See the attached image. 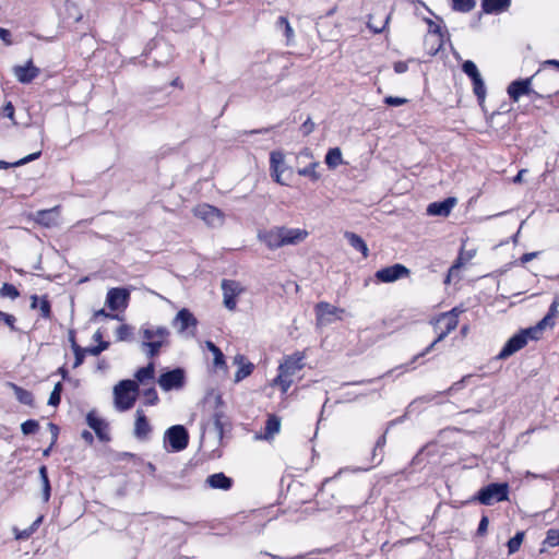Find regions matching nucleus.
I'll return each instance as SVG.
<instances>
[{
  "mask_svg": "<svg viewBox=\"0 0 559 559\" xmlns=\"http://www.w3.org/2000/svg\"><path fill=\"white\" fill-rule=\"evenodd\" d=\"M60 401H61V395L58 394L57 392H51L49 400H48V405L58 406L60 404Z\"/></svg>",
  "mask_w": 559,
  "mask_h": 559,
  "instance_id": "obj_63",
  "label": "nucleus"
},
{
  "mask_svg": "<svg viewBox=\"0 0 559 559\" xmlns=\"http://www.w3.org/2000/svg\"><path fill=\"white\" fill-rule=\"evenodd\" d=\"M554 325H555V320L546 314L535 326L528 328L530 332L532 333V340H538L540 336V333L546 328H552Z\"/></svg>",
  "mask_w": 559,
  "mask_h": 559,
  "instance_id": "obj_29",
  "label": "nucleus"
},
{
  "mask_svg": "<svg viewBox=\"0 0 559 559\" xmlns=\"http://www.w3.org/2000/svg\"><path fill=\"white\" fill-rule=\"evenodd\" d=\"M524 539V532H518L512 538L509 539L507 546H508V552L509 555L515 554Z\"/></svg>",
  "mask_w": 559,
  "mask_h": 559,
  "instance_id": "obj_40",
  "label": "nucleus"
},
{
  "mask_svg": "<svg viewBox=\"0 0 559 559\" xmlns=\"http://www.w3.org/2000/svg\"><path fill=\"white\" fill-rule=\"evenodd\" d=\"M0 296L15 299L20 296V293L14 285L4 283L0 288Z\"/></svg>",
  "mask_w": 559,
  "mask_h": 559,
  "instance_id": "obj_45",
  "label": "nucleus"
},
{
  "mask_svg": "<svg viewBox=\"0 0 559 559\" xmlns=\"http://www.w3.org/2000/svg\"><path fill=\"white\" fill-rule=\"evenodd\" d=\"M222 290L224 296V306L228 310L236 309V297L242 292V287L236 281L223 280Z\"/></svg>",
  "mask_w": 559,
  "mask_h": 559,
  "instance_id": "obj_13",
  "label": "nucleus"
},
{
  "mask_svg": "<svg viewBox=\"0 0 559 559\" xmlns=\"http://www.w3.org/2000/svg\"><path fill=\"white\" fill-rule=\"evenodd\" d=\"M275 26L278 31H283L284 35L286 36L287 45H289L293 41L295 34L288 20L285 16H280L276 21Z\"/></svg>",
  "mask_w": 559,
  "mask_h": 559,
  "instance_id": "obj_32",
  "label": "nucleus"
},
{
  "mask_svg": "<svg viewBox=\"0 0 559 559\" xmlns=\"http://www.w3.org/2000/svg\"><path fill=\"white\" fill-rule=\"evenodd\" d=\"M281 430V418L276 415H269L263 435H258L255 438L261 440H272Z\"/></svg>",
  "mask_w": 559,
  "mask_h": 559,
  "instance_id": "obj_23",
  "label": "nucleus"
},
{
  "mask_svg": "<svg viewBox=\"0 0 559 559\" xmlns=\"http://www.w3.org/2000/svg\"><path fill=\"white\" fill-rule=\"evenodd\" d=\"M183 371L179 368L159 376L158 384L164 391L181 388L183 384Z\"/></svg>",
  "mask_w": 559,
  "mask_h": 559,
  "instance_id": "obj_14",
  "label": "nucleus"
},
{
  "mask_svg": "<svg viewBox=\"0 0 559 559\" xmlns=\"http://www.w3.org/2000/svg\"><path fill=\"white\" fill-rule=\"evenodd\" d=\"M318 166V162H312L307 167L299 168L297 173L299 176L309 177L312 181H318L320 179V174L317 171Z\"/></svg>",
  "mask_w": 559,
  "mask_h": 559,
  "instance_id": "obj_38",
  "label": "nucleus"
},
{
  "mask_svg": "<svg viewBox=\"0 0 559 559\" xmlns=\"http://www.w3.org/2000/svg\"><path fill=\"white\" fill-rule=\"evenodd\" d=\"M407 102L408 100L406 98L397 97V96H386L384 98V103L388 106H394V107L405 105Z\"/></svg>",
  "mask_w": 559,
  "mask_h": 559,
  "instance_id": "obj_55",
  "label": "nucleus"
},
{
  "mask_svg": "<svg viewBox=\"0 0 559 559\" xmlns=\"http://www.w3.org/2000/svg\"><path fill=\"white\" fill-rule=\"evenodd\" d=\"M455 204V198H447L441 202H432L427 207V214L431 216H448Z\"/></svg>",
  "mask_w": 559,
  "mask_h": 559,
  "instance_id": "obj_19",
  "label": "nucleus"
},
{
  "mask_svg": "<svg viewBox=\"0 0 559 559\" xmlns=\"http://www.w3.org/2000/svg\"><path fill=\"white\" fill-rule=\"evenodd\" d=\"M139 393V384L133 380H121L114 388L115 405L119 411L130 409Z\"/></svg>",
  "mask_w": 559,
  "mask_h": 559,
  "instance_id": "obj_2",
  "label": "nucleus"
},
{
  "mask_svg": "<svg viewBox=\"0 0 559 559\" xmlns=\"http://www.w3.org/2000/svg\"><path fill=\"white\" fill-rule=\"evenodd\" d=\"M408 275L409 270L400 263L380 269L376 272V278L382 283H392Z\"/></svg>",
  "mask_w": 559,
  "mask_h": 559,
  "instance_id": "obj_9",
  "label": "nucleus"
},
{
  "mask_svg": "<svg viewBox=\"0 0 559 559\" xmlns=\"http://www.w3.org/2000/svg\"><path fill=\"white\" fill-rule=\"evenodd\" d=\"M317 324L324 326L331 324L337 319H341V314L344 313V309L332 306L326 301H321L316 305Z\"/></svg>",
  "mask_w": 559,
  "mask_h": 559,
  "instance_id": "obj_8",
  "label": "nucleus"
},
{
  "mask_svg": "<svg viewBox=\"0 0 559 559\" xmlns=\"http://www.w3.org/2000/svg\"><path fill=\"white\" fill-rule=\"evenodd\" d=\"M314 130V123L308 118L300 127L301 133L307 136Z\"/></svg>",
  "mask_w": 559,
  "mask_h": 559,
  "instance_id": "obj_57",
  "label": "nucleus"
},
{
  "mask_svg": "<svg viewBox=\"0 0 559 559\" xmlns=\"http://www.w3.org/2000/svg\"><path fill=\"white\" fill-rule=\"evenodd\" d=\"M293 383L292 377L284 374L280 371L278 376L274 379V385H278L283 393H286Z\"/></svg>",
  "mask_w": 559,
  "mask_h": 559,
  "instance_id": "obj_41",
  "label": "nucleus"
},
{
  "mask_svg": "<svg viewBox=\"0 0 559 559\" xmlns=\"http://www.w3.org/2000/svg\"><path fill=\"white\" fill-rule=\"evenodd\" d=\"M14 537L17 540H25L28 539L34 533L32 532V528H25V530H17L16 527L13 528Z\"/></svg>",
  "mask_w": 559,
  "mask_h": 559,
  "instance_id": "obj_53",
  "label": "nucleus"
},
{
  "mask_svg": "<svg viewBox=\"0 0 559 559\" xmlns=\"http://www.w3.org/2000/svg\"><path fill=\"white\" fill-rule=\"evenodd\" d=\"M38 308L40 310V314L43 318H45V319L50 318L51 309H50V302L47 299V297L40 298Z\"/></svg>",
  "mask_w": 559,
  "mask_h": 559,
  "instance_id": "obj_50",
  "label": "nucleus"
},
{
  "mask_svg": "<svg viewBox=\"0 0 559 559\" xmlns=\"http://www.w3.org/2000/svg\"><path fill=\"white\" fill-rule=\"evenodd\" d=\"M39 477L43 486V500L47 502L50 498V483L48 478L47 467L45 465L39 467Z\"/></svg>",
  "mask_w": 559,
  "mask_h": 559,
  "instance_id": "obj_37",
  "label": "nucleus"
},
{
  "mask_svg": "<svg viewBox=\"0 0 559 559\" xmlns=\"http://www.w3.org/2000/svg\"><path fill=\"white\" fill-rule=\"evenodd\" d=\"M0 320L3 321L10 328L11 331H16V328H15L16 319L14 316L0 310Z\"/></svg>",
  "mask_w": 559,
  "mask_h": 559,
  "instance_id": "obj_52",
  "label": "nucleus"
},
{
  "mask_svg": "<svg viewBox=\"0 0 559 559\" xmlns=\"http://www.w3.org/2000/svg\"><path fill=\"white\" fill-rule=\"evenodd\" d=\"M390 17L391 15L388 14L385 15L383 22L381 23H378V22H373V17L370 15L369 16V21L367 23V26L376 34H379V33H382L384 31V28L386 27L389 21H390Z\"/></svg>",
  "mask_w": 559,
  "mask_h": 559,
  "instance_id": "obj_42",
  "label": "nucleus"
},
{
  "mask_svg": "<svg viewBox=\"0 0 559 559\" xmlns=\"http://www.w3.org/2000/svg\"><path fill=\"white\" fill-rule=\"evenodd\" d=\"M151 432L152 426L150 425L144 412L142 409H136L133 429L134 437L140 441H146L150 439Z\"/></svg>",
  "mask_w": 559,
  "mask_h": 559,
  "instance_id": "obj_16",
  "label": "nucleus"
},
{
  "mask_svg": "<svg viewBox=\"0 0 559 559\" xmlns=\"http://www.w3.org/2000/svg\"><path fill=\"white\" fill-rule=\"evenodd\" d=\"M12 72L20 83L29 84L40 74V69L34 66L33 60L29 59L25 64L14 66Z\"/></svg>",
  "mask_w": 559,
  "mask_h": 559,
  "instance_id": "obj_10",
  "label": "nucleus"
},
{
  "mask_svg": "<svg viewBox=\"0 0 559 559\" xmlns=\"http://www.w3.org/2000/svg\"><path fill=\"white\" fill-rule=\"evenodd\" d=\"M309 236L307 229L290 228L285 225H275L261 229L257 234L258 240L269 250H277L287 246H297L304 242Z\"/></svg>",
  "mask_w": 559,
  "mask_h": 559,
  "instance_id": "obj_1",
  "label": "nucleus"
},
{
  "mask_svg": "<svg viewBox=\"0 0 559 559\" xmlns=\"http://www.w3.org/2000/svg\"><path fill=\"white\" fill-rule=\"evenodd\" d=\"M205 346L214 356L213 364L216 368L225 367V359L222 350L211 341L205 342Z\"/></svg>",
  "mask_w": 559,
  "mask_h": 559,
  "instance_id": "obj_36",
  "label": "nucleus"
},
{
  "mask_svg": "<svg viewBox=\"0 0 559 559\" xmlns=\"http://www.w3.org/2000/svg\"><path fill=\"white\" fill-rule=\"evenodd\" d=\"M532 340V333L528 329L522 330L518 334L513 335L508 340V342L504 344L500 353L498 354L499 359H506L510 356H512L514 353L522 349L526 344L528 340Z\"/></svg>",
  "mask_w": 559,
  "mask_h": 559,
  "instance_id": "obj_7",
  "label": "nucleus"
},
{
  "mask_svg": "<svg viewBox=\"0 0 559 559\" xmlns=\"http://www.w3.org/2000/svg\"><path fill=\"white\" fill-rule=\"evenodd\" d=\"M167 338H157L156 341H142L141 348L148 356L153 358L158 355L159 349L166 343Z\"/></svg>",
  "mask_w": 559,
  "mask_h": 559,
  "instance_id": "obj_27",
  "label": "nucleus"
},
{
  "mask_svg": "<svg viewBox=\"0 0 559 559\" xmlns=\"http://www.w3.org/2000/svg\"><path fill=\"white\" fill-rule=\"evenodd\" d=\"M544 545L548 547L559 546V530L550 528L547 531L546 538L544 540Z\"/></svg>",
  "mask_w": 559,
  "mask_h": 559,
  "instance_id": "obj_44",
  "label": "nucleus"
},
{
  "mask_svg": "<svg viewBox=\"0 0 559 559\" xmlns=\"http://www.w3.org/2000/svg\"><path fill=\"white\" fill-rule=\"evenodd\" d=\"M457 324L459 319H455L454 316H450V313L440 314L436 322L437 328L440 329L438 337L415 358L423 357L429 353L437 343L443 341L452 331H454L457 328Z\"/></svg>",
  "mask_w": 559,
  "mask_h": 559,
  "instance_id": "obj_4",
  "label": "nucleus"
},
{
  "mask_svg": "<svg viewBox=\"0 0 559 559\" xmlns=\"http://www.w3.org/2000/svg\"><path fill=\"white\" fill-rule=\"evenodd\" d=\"M508 493L507 483H492L478 491L477 499L481 504L491 506L493 502L508 500Z\"/></svg>",
  "mask_w": 559,
  "mask_h": 559,
  "instance_id": "obj_3",
  "label": "nucleus"
},
{
  "mask_svg": "<svg viewBox=\"0 0 559 559\" xmlns=\"http://www.w3.org/2000/svg\"><path fill=\"white\" fill-rule=\"evenodd\" d=\"M130 334H131V329L127 324L120 325L117 329V331H116V335H117L118 341H126V340H128Z\"/></svg>",
  "mask_w": 559,
  "mask_h": 559,
  "instance_id": "obj_54",
  "label": "nucleus"
},
{
  "mask_svg": "<svg viewBox=\"0 0 559 559\" xmlns=\"http://www.w3.org/2000/svg\"><path fill=\"white\" fill-rule=\"evenodd\" d=\"M343 163L342 152L338 147L330 148L325 155V164L330 168H336Z\"/></svg>",
  "mask_w": 559,
  "mask_h": 559,
  "instance_id": "obj_33",
  "label": "nucleus"
},
{
  "mask_svg": "<svg viewBox=\"0 0 559 559\" xmlns=\"http://www.w3.org/2000/svg\"><path fill=\"white\" fill-rule=\"evenodd\" d=\"M344 237L348 243L357 251L361 252L365 258L369 254V249L365 240L357 234L352 231H345Z\"/></svg>",
  "mask_w": 559,
  "mask_h": 559,
  "instance_id": "obj_26",
  "label": "nucleus"
},
{
  "mask_svg": "<svg viewBox=\"0 0 559 559\" xmlns=\"http://www.w3.org/2000/svg\"><path fill=\"white\" fill-rule=\"evenodd\" d=\"M173 325L178 328V332L180 334L188 332L189 334L193 335L194 331L189 330H195L198 325V320L190 310L183 308L179 310L176 317L174 318Z\"/></svg>",
  "mask_w": 559,
  "mask_h": 559,
  "instance_id": "obj_11",
  "label": "nucleus"
},
{
  "mask_svg": "<svg viewBox=\"0 0 559 559\" xmlns=\"http://www.w3.org/2000/svg\"><path fill=\"white\" fill-rule=\"evenodd\" d=\"M511 0H481V9L486 14H497L507 11Z\"/></svg>",
  "mask_w": 559,
  "mask_h": 559,
  "instance_id": "obj_24",
  "label": "nucleus"
},
{
  "mask_svg": "<svg viewBox=\"0 0 559 559\" xmlns=\"http://www.w3.org/2000/svg\"><path fill=\"white\" fill-rule=\"evenodd\" d=\"M48 428L51 432V443L56 444L59 435V427L52 423H49Z\"/></svg>",
  "mask_w": 559,
  "mask_h": 559,
  "instance_id": "obj_62",
  "label": "nucleus"
},
{
  "mask_svg": "<svg viewBox=\"0 0 559 559\" xmlns=\"http://www.w3.org/2000/svg\"><path fill=\"white\" fill-rule=\"evenodd\" d=\"M253 370L252 364L242 365L235 373V382H239L248 377Z\"/></svg>",
  "mask_w": 559,
  "mask_h": 559,
  "instance_id": "obj_47",
  "label": "nucleus"
},
{
  "mask_svg": "<svg viewBox=\"0 0 559 559\" xmlns=\"http://www.w3.org/2000/svg\"><path fill=\"white\" fill-rule=\"evenodd\" d=\"M304 356L299 353H296L292 356L285 358V360L280 365L278 371L283 372L287 376H295L299 370L304 368Z\"/></svg>",
  "mask_w": 559,
  "mask_h": 559,
  "instance_id": "obj_18",
  "label": "nucleus"
},
{
  "mask_svg": "<svg viewBox=\"0 0 559 559\" xmlns=\"http://www.w3.org/2000/svg\"><path fill=\"white\" fill-rule=\"evenodd\" d=\"M2 115L4 117L9 118L10 120H12L14 124H16V122L14 121V106L12 105L11 102H8L2 107Z\"/></svg>",
  "mask_w": 559,
  "mask_h": 559,
  "instance_id": "obj_56",
  "label": "nucleus"
},
{
  "mask_svg": "<svg viewBox=\"0 0 559 559\" xmlns=\"http://www.w3.org/2000/svg\"><path fill=\"white\" fill-rule=\"evenodd\" d=\"M213 425L216 433L219 438L224 435V428L227 425V420L223 412H215L213 415Z\"/></svg>",
  "mask_w": 559,
  "mask_h": 559,
  "instance_id": "obj_39",
  "label": "nucleus"
},
{
  "mask_svg": "<svg viewBox=\"0 0 559 559\" xmlns=\"http://www.w3.org/2000/svg\"><path fill=\"white\" fill-rule=\"evenodd\" d=\"M59 206L48 210H40L35 213V221L44 227H53L58 225L60 211Z\"/></svg>",
  "mask_w": 559,
  "mask_h": 559,
  "instance_id": "obj_17",
  "label": "nucleus"
},
{
  "mask_svg": "<svg viewBox=\"0 0 559 559\" xmlns=\"http://www.w3.org/2000/svg\"><path fill=\"white\" fill-rule=\"evenodd\" d=\"M140 334L143 341H156L157 338H168L170 332L166 326L146 324L141 328Z\"/></svg>",
  "mask_w": 559,
  "mask_h": 559,
  "instance_id": "obj_22",
  "label": "nucleus"
},
{
  "mask_svg": "<svg viewBox=\"0 0 559 559\" xmlns=\"http://www.w3.org/2000/svg\"><path fill=\"white\" fill-rule=\"evenodd\" d=\"M473 83V91L476 95L479 103H483L486 98V86L485 82L480 75V73H477L476 76L471 78Z\"/></svg>",
  "mask_w": 559,
  "mask_h": 559,
  "instance_id": "obj_30",
  "label": "nucleus"
},
{
  "mask_svg": "<svg viewBox=\"0 0 559 559\" xmlns=\"http://www.w3.org/2000/svg\"><path fill=\"white\" fill-rule=\"evenodd\" d=\"M40 154H41L40 152H35V153H32V154L16 160V162H13V163L0 160V169H8L10 167L23 166L29 162L37 159L40 156Z\"/></svg>",
  "mask_w": 559,
  "mask_h": 559,
  "instance_id": "obj_34",
  "label": "nucleus"
},
{
  "mask_svg": "<svg viewBox=\"0 0 559 559\" xmlns=\"http://www.w3.org/2000/svg\"><path fill=\"white\" fill-rule=\"evenodd\" d=\"M164 441L169 443L173 452H180L188 447L189 433L183 426L175 425L165 431Z\"/></svg>",
  "mask_w": 559,
  "mask_h": 559,
  "instance_id": "obj_5",
  "label": "nucleus"
},
{
  "mask_svg": "<svg viewBox=\"0 0 559 559\" xmlns=\"http://www.w3.org/2000/svg\"><path fill=\"white\" fill-rule=\"evenodd\" d=\"M155 374V367L153 362H150L147 366L140 368L134 377L136 383L140 382L142 384H145L147 380H153Z\"/></svg>",
  "mask_w": 559,
  "mask_h": 559,
  "instance_id": "obj_31",
  "label": "nucleus"
},
{
  "mask_svg": "<svg viewBox=\"0 0 559 559\" xmlns=\"http://www.w3.org/2000/svg\"><path fill=\"white\" fill-rule=\"evenodd\" d=\"M86 423L88 427L94 430L99 440H109V437L107 435L108 425L102 418L97 417L94 411H91L87 414Z\"/></svg>",
  "mask_w": 559,
  "mask_h": 559,
  "instance_id": "obj_20",
  "label": "nucleus"
},
{
  "mask_svg": "<svg viewBox=\"0 0 559 559\" xmlns=\"http://www.w3.org/2000/svg\"><path fill=\"white\" fill-rule=\"evenodd\" d=\"M39 429V424L35 419H28L21 425V430L24 435H33Z\"/></svg>",
  "mask_w": 559,
  "mask_h": 559,
  "instance_id": "obj_46",
  "label": "nucleus"
},
{
  "mask_svg": "<svg viewBox=\"0 0 559 559\" xmlns=\"http://www.w3.org/2000/svg\"><path fill=\"white\" fill-rule=\"evenodd\" d=\"M130 293L126 288H111L107 293L106 305L110 310L124 309L128 306Z\"/></svg>",
  "mask_w": 559,
  "mask_h": 559,
  "instance_id": "obj_12",
  "label": "nucleus"
},
{
  "mask_svg": "<svg viewBox=\"0 0 559 559\" xmlns=\"http://www.w3.org/2000/svg\"><path fill=\"white\" fill-rule=\"evenodd\" d=\"M75 356V360L73 367L76 368L81 366L84 361L85 355L88 354L86 348L81 347L80 345H75L72 349Z\"/></svg>",
  "mask_w": 559,
  "mask_h": 559,
  "instance_id": "obj_48",
  "label": "nucleus"
},
{
  "mask_svg": "<svg viewBox=\"0 0 559 559\" xmlns=\"http://www.w3.org/2000/svg\"><path fill=\"white\" fill-rule=\"evenodd\" d=\"M0 38L3 40V43H4L7 46L12 45V40H11V33H10V31H9V29L3 28V27H0Z\"/></svg>",
  "mask_w": 559,
  "mask_h": 559,
  "instance_id": "obj_59",
  "label": "nucleus"
},
{
  "mask_svg": "<svg viewBox=\"0 0 559 559\" xmlns=\"http://www.w3.org/2000/svg\"><path fill=\"white\" fill-rule=\"evenodd\" d=\"M270 169L272 178L280 185H284L282 176L287 169L285 164V156L280 151H274L270 154Z\"/></svg>",
  "mask_w": 559,
  "mask_h": 559,
  "instance_id": "obj_15",
  "label": "nucleus"
},
{
  "mask_svg": "<svg viewBox=\"0 0 559 559\" xmlns=\"http://www.w3.org/2000/svg\"><path fill=\"white\" fill-rule=\"evenodd\" d=\"M8 385L13 390L15 397L20 403L28 406L33 405L34 399L33 394L29 391L11 382H9Z\"/></svg>",
  "mask_w": 559,
  "mask_h": 559,
  "instance_id": "obj_28",
  "label": "nucleus"
},
{
  "mask_svg": "<svg viewBox=\"0 0 559 559\" xmlns=\"http://www.w3.org/2000/svg\"><path fill=\"white\" fill-rule=\"evenodd\" d=\"M144 403L146 405H155L158 402V395L154 386H150L142 391Z\"/></svg>",
  "mask_w": 559,
  "mask_h": 559,
  "instance_id": "obj_43",
  "label": "nucleus"
},
{
  "mask_svg": "<svg viewBox=\"0 0 559 559\" xmlns=\"http://www.w3.org/2000/svg\"><path fill=\"white\" fill-rule=\"evenodd\" d=\"M462 70L469 79L476 76V74L479 73L476 64L471 60H466L462 64Z\"/></svg>",
  "mask_w": 559,
  "mask_h": 559,
  "instance_id": "obj_49",
  "label": "nucleus"
},
{
  "mask_svg": "<svg viewBox=\"0 0 559 559\" xmlns=\"http://www.w3.org/2000/svg\"><path fill=\"white\" fill-rule=\"evenodd\" d=\"M408 69V66L404 61H397L394 63V71L399 74L406 72Z\"/></svg>",
  "mask_w": 559,
  "mask_h": 559,
  "instance_id": "obj_64",
  "label": "nucleus"
},
{
  "mask_svg": "<svg viewBox=\"0 0 559 559\" xmlns=\"http://www.w3.org/2000/svg\"><path fill=\"white\" fill-rule=\"evenodd\" d=\"M451 2L452 10L461 13H468L476 7L475 0H451Z\"/></svg>",
  "mask_w": 559,
  "mask_h": 559,
  "instance_id": "obj_35",
  "label": "nucleus"
},
{
  "mask_svg": "<svg viewBox=\"0 0 559 559\" xmlns=\"http://www.w3.org/2000/svg\"><path fill=\"white\" fill-rule=\"evenodd\" d=\"M426 21L429 25V34L441 36V27L430 19H427Z\"/></svg>",
  "mask_w": 559,
  "mask_h": 559,
  "instance_id": "obj_61",
  "label": "nucleus"
},
{
  "mask_svg": "<svg viewBox=\"0 0 559 559\" xmlns=\"http://www.w3.org/2000/svg\"><path fill=\"white\" fill-rule=\"evenodd\" d=\"M558 307H559V300L558 299H555L550 307H549V310L547 312V316L550 317L551 319L555 320V318L557 317L558 314Z\"/></svg>",
  "mask_w": 559,
  "mask_h": 559,
  "instance_id": "obj_60",
  "label": "nucleus"
},
{
  "mask_svg": "<svg viewBox=\"0 0 559 559\" xmlns=\"http://www.w3.org/2000/svg\"><path fill=\"white\" fill-rule=\"evenodd\" d=\"M194 216L202 219L207 226L219 227L224 223L223 212L210 204L203 203L192 210Z\"/></svg>",
  "mask_w": 559,
  "mask_h": 559,
  "instance_id": "obj_6",
  "label": "nucleus"
},
{
  "mask_svg": "<svg viewBox=\"0 0 559 559\" xmlns=\"http://www.w3.org/2000/svg\"><path fill=\"white\" fill-rule=\"evenodd\" d=\"M109 347V342H99L98 345L92 347H85L87 353L92 356H98L102 352Z\"/></svg>",
  "mask_w": 559,
  "mask_h": 559,
  "instance_id": "obj_51",
  "label": "nucleus"
},
{
  "mask_svg": "<svg viewBox=\"0 0 559 559\" xmlns=\"http://www.w3.org/2000/svg\"><path fill=\"white\" fill-rule=\"evenodd\" d=\"M532 79L516 80L508 86V95L513 102H518L521 96L531 93Z\"/></svg>",
  "mask_w": 559,
  "mask_h": 559,
  "instance_id": "obj_21",
  "label": "nucleus"
},
{
  "mask_svg": "<svg viewBox=\"0 0 559 559\" xmlns=\"http://www.w3.org/2000/svg\"><path fill=\"white\" fill-rule=\"evenodd\" d=\"M206 484L213 489L228 490L233 486V479L224 473H215L206 478Z\"/></svg>",
  "mask_w": 559,
  "mask_h": 559,
  "instance_id": "obj_25",
  "label": "nucleus"
},
{
  "mask_svg": "<svg viewBox=\"0 0 559 559\" xmlns=\"http://www.w3.org/2000/svg\"><path fill=\"white\" fill-rule=\"evenodd\" d=\"M488 524H489V520L487 516H483L479 521V524H478V528H477V534L478 535H484L486 534L487 532V528H488Z\"/></svg>",
  "mask_w": 559,
  "mask_h": 559,
  "instance_id": "obj_58",
  "label": "nucleus"
}]
</instances>
